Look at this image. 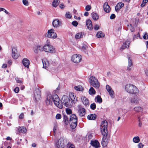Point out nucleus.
<instances>
[{"label":"nucleus","instance_id":"2","mask_svg":"<svg viewBox=\"0 0 148 148\" xmlns=\"http://www.w3.org/2000/svg\"><path fill=\"white\" fill-rule=\"evenodd\" d=\"M108 122L106 121H102L101 125V131L102 134L104 136L101 141V144L103 146H106L108 142V140L106 137L108 134L107 130Z\"/></svg>","mask_w":148,"mask_h":148},{"label":"nucleus","instance_id":"5","mask_svg":"<svg viewBox=\"0 0 148 148\" xmlns=\"http://www.w3.org/2000/svg\"><path fill=\"white\" fill-rule=\"evenodd\" d=\"M62 103L65 106L71 107L73 105V101H71L69 98L66 95H64L62 98Z\"/></svg>","mask_w":148,"mask_h":148},{"label":"nucleus","instance_id":"50","mask_svg":"<svg viewBox=\"0 0 148 148\" xmlns=\"http://www.w3.org/2000/svg\"><path fill=\"white\" fill-rule=\"evenodd\" d=\"M33 50L34 52L36 53H37L38 52V49H37V48L36 46L34 47L33 48Z\"/></svg>","mask_w":148,"mask_h":148},{"label":"nucleus","instance_id":"17","mask_svg":"<svg viewBox=\"0 0 148 148\" xmlns=\"http://www.w3.org/2000/svg\"><path fill=\"white\" fill-rule=\"evenodd\" d=\"M81 99L83 103L86 106H89V103L88 99L85 97L82 96Z\"/></svg>","mask_w":148,"mask_h":148},{"label":"nucleus","instance_id":"35","mask_svg":"<svg viewBox=\"0 0 148 148\" xmlns=\"http://www.w3.org/2000/svg\"><path fill=\"white\" fill-rule=\"evenodd\" d=\"M83 35L82 33H79L75 35V37L76 39H78L83 37Z\"/></svg>","mask_w":148,"mask_h":148},{"label":"nucleus","instance_id":"61","mask_svg":"<svg viewBox=\"0 0 148 148\" xmlns=\"http://www.w3.org/2000/svg\"><path fill=\"white\" fill-rule=\"evenodd\" d=\"M88 47L86 45H84L82 47V49L83 50L86 49Z\"/></svg>","mask_w":148,"mask_h":148},{"label":"nucleus","instance_id":"51","mask_svg":"<svg viewBox=\"0 0 148 148\" xmlns=\"http://www.w3.org/2000/svg\"><path fill=\"white\" fill-rule=\"evenodd\" d=\"M139 37L140 39H142V38L141 37H140V34L139 33H138L136 36L135 35H134V37H133V40H134L135 38H138V37Z\"/></svg>","mask_w":148,"mask_h":148},{"label":"nucleus","instance_id":"41","mask_svg":"<svg viewBox=\"0 0 148 148\" xmlns=\"http://www.w3.org/2000/svg\"><path fill=\"white\" fill-rule=\"evenodd\" d=\"M77 119V117L75 114H72L70 116V120H71V119L73 120Z\"/></svg>","mask_w":148,"mask_h":148},{"label":"nucleus","instance_id":"18","mask_svg":"<svg viewBox=\"0 0 148 148\" xmlns=\"http://www.w3.org/2000/svg\"><path fill=\"white\" fill-rule=\"evenodd\" d=\"M78 113L80 117H83L86 114L85 110L84 108L80 107L78 110Z\"/></svg>","mask_w":148,"mask_h":148},{"label":"nucleus","instance_id":"1","mask_svg":"<svg viewBox=\"0 0 148 148\" xmlns=\"http://www.w3.org/2000/svg\"><path fill=\"white\" fill-rule=\"evenodd\" d=\"M53 101L54 104L59 108H62L63 106L62 103V101H61L56 94H54L51 95V94L48 95L47 96V98L45 102L47 105L52 104V102Z\"/></svg>","mask_w":148,"mask_h":148},{"label":"nucleus","instance_id":"26","mask_svg":"<svg viewBox=\"0 0 148 148\" xmlns=\"http://www.w3.org/2000/svg\"><path fill=\"white\" fill-rule=\"evenodd\" d=\"M124 5V3L122 2H120L117 3L115 7L116 11H119L120 9Z\"/></svg>","mask_w":148,"mask_h":148},{"label":"nucleus","instance_id":"46","mask_svg":"<svg viewBox=\"0 0 148 148\" xmlns=\"http://www.w3.org/2000/svg\"><path fill=\"white\" fill-rule=\"evenodd\" d=\"M66 113L67 114H70L71 113L72 111L69 108H67L66 109Z\"/></svg>","mask_w":148,"mask_h":148},{"label":"nucleus","instance_id":"30","mask_svg":"<svg viewBox=\"0 0 148 148\" xmlns=\"http://www.w3.org/2000/svg\"><path fill=\"white\" fill-rule=\"evenodd\" d=\"M95 101L99 103H101L102 101V99L100 96L98 95L95 99Z\"/></svg>","mask_w":148,"mask_h":148},{"label":"nucleus","instance_id":"42","mask_svg":"<svg viewBox=\"0 0 148 148\" xmlns=\"http://www.w3.org/2000/svg\"><path fill=\"white\" fill-rule=\"evenodd\" d=\"M24 117V114L23 113H21L19 116L18 118L20 120L23 119Z\"/></svg>","mask_w":148,"mask_h":148},{"label":"nucleus","instance_id":"32","mask_svg":"<svg viewBox=\"0 0 148 148\" xmlns=\"http://www.w3.org/2000/svg\"><path fill=\"white\" fill-rule=\"evenodd\" d=\"M96 36L98 38H99L104 37L105 36V35L102 32L100 31L97 33Z\"/></svg>","mask_w":148,"mask_h":148},{"label":"nucleus","instance_id":"20","mask_svg":"<svg viewBox=\"0 0 148 148\" xmlns=\"http://www.w3.org/2000/svg\"><path fill=\"white\" fill-rule=\"evenodd\" d=\"M42 62L43 64V68L47 69L49 66V62L46 59H44L42 60Z\"/></svg>","mask_w":148,"mask_h":148},{"label":"nucleus","instance_id":"19","mask_svg":"<svg viewBox=\"0 0 148 148\" xmlns=\"http://www.w3.org/2000/svg\"><path fill=\"white\" fill-rule=\"evenodd\" d=\"M69 98L71 101H73V103H75L77 101V98H75L76 96H75L74 94L73 93H70L69 94Z\"/></svg>","mask_w":148,"mask_h":148},{"label":"nucleus","instance_id":"34","mask_svg":"<svg viewBox=\"0 0 148 148\" xmlns=\"http://www.w3.org/2000/svg\"><path fill=\"white\" fill-rule=\"evenodd\" d=\"M88 92L89 94L91 95L95 94L96 92L95 90L92 87H91L90 88Z\"/></svg>","mask_w":148,"mask_h":148},{"label":"nucleus","instance_id":"15","mask_svg":"<svg viewBox=\"0 0 148 148\" xmlns=\"http://www.w3.org/2000/svg\"><path fill=\"white\" fill-rule=\"evenodd\" d=\"M90 144L94 148H99L100 147V143L97 140H91Z\"/></svg>","mask_w":148,"mask_h":148},{"label":"nucleus","instance_id":"24","mask_svg":"<svg viewBox=\"0 0 148 148\" xmlns=\"http://www.w3.org/2000/svg\"><path fill=\"white\" fill-rule=\"evenodd\" d=\"M86 25L88 29L89 30H91L92 29V23L90 20L88 19L86 21Z\"/></svg>","mask_w":148,"mask_h":148},{"label":"nucleus","instance_id":"16","mask_svg":"<svg viewBox=\"0 0 148 148\" xmlns=\"http://www.w3.org/2000/svg\"><path fill=\"white\" fill-rule=\"evenodd\" d=\"M106 88L110 96L112 98H113L114 97V91L112 90L111 87L110 86L108 85H107L106 86Z\"/></svg>","mask_w":148,"mask_h":148},{"label":"nucleus","instance_id":"55","mask_svg":"<svg viewBox=\"0 0 148 148\" xmlns=\"http://www.w3.org/2000/svg\"><path fill=\"white\" fill-rule=\"evenodd\" d=\"M19 91V88L18 87H16L14 89V91L16 93L18 92Z\"/></svg>","mask_w":148,"mask_h":148},{"label":"nucleus","instance_id":"54","mask_svg":"<svg viewBox=\"0 0 148 148\" xmlns=\"http://www.w3.org/2000/svg\"><path fill=\"white\" fill-rule=\"evenodd\" d=\"M3 11L6 14L8 15H10V13L8 12V11H7L5 9L3 8Z\"/></svg>","mask_w":148,"mask_h":148},{"label":"nucleus","instance_id":"63","mask_svg":"<svg viewBox=\"0 0 148 148\" xmlns=\"http://www.w3.org/2000/svg\"><path fill=\"white\" fill-rule=\"evenodd\" d=\"M138 126L139 127H141L142 125V123L141 121H138Z\"/></svg>","mask_w":148,"mask_h":148},{"label":"nucleus","instance_id":"21","mask_svg":"<svg viewBox=\"0 0 148 148\" xmlns=\"http://www.w3.org/2000/svg\"><path fill=\"white\" fill-rule=\"evenodd\" d=\"M23 63L25 67L29 68L30 64L29 61L27 58H24L23 60Z\"/></svg>","mask_w":148,"mask_h":148},{"label":"nucleus","instance_id":"23","mask_svg":"<svg viewBox=\"0 0 148 148\" xmlns=\"http://www.w3.org/2000/svg\"><path fill=\"white\" fill-rule=\"evenodd\" d=\"M130 44V41L127 40L125 42H124L122 46L120 48L121 49H123L129 47Z\"/></svg>","mask_w":148,"mask_h":148},{"label":"nucleus","instance_id":"6","mask_svg":"<svg viewBox=\"0 0 148 148\" xmlns=\"http://www.w3.org/2000/svg\"><path fill=\"white\" fill-rule=\"evenodd\" d=\"M66 140L64 138L62 137L60 138L55 144L56 148H63L65 145V144Z\"/></svg>","mask_w":148,"mask_h":148},{"label":"nucleus","instance_id":"12","mask_svg":"<svg viewBox=\"0 0 148 148\" xmlns=\"http://www.w3.org/2000/svg\"><path fill=\"white\" fill-rule=\"evenodd\" d=\"M127 58L128 60V64L127 67V69L128 71H130L132 68V61L131 56L130 55H127Z\"/></svg>","mask_w":148,"mask_h":148},{"label":"nucleus","instance_id":"58","mask_svg":"<svg viewBox=\"0 0 148 148\" xmlns=\"http://www.w3.org/2000/svg\"><path fill=\"white\" fill-rule=\"evenodd\" d=\"M59 7L61 9H63L65 7V6L62 3L60 5Z\"/></svg>","mask_w":148,"mask_h":148},{"label":"nucleus","instance_id":"31","mask_svg":"<svg viewBox=\"0 0 148 148\" xmlns=\"http://www.w3.org/2000/svg\"><path fill=\"white\" fill-rule=\"evenodd\" d=\"M58 129V123L56 122H55L53 123V131L54 133L56 134V131Z\"/></svg>","mask_w":148,"mask_h":148},{"label":"nucleus","instance_id":"39","mask_svg":"<svg viewBox=\"0 0 148 148\" xmlns=\"http://www.w3.org/2000/svg\"><path fill=\"white\" fill-rule=\"evenodd\" d=\"M67 148H75V146L70 142H69L67 143Z\"/></svg>","mask_w":148,"mask_h":148},{"label":"nucleus","instance_id":"25","mask_svg":"<svg viewBox=\"0 0 148 148\" xmlns=\"http://www.w3.org/2000/svg\"><path fill=\"white\" fill-rule=\"evenodd\" d=\"M34 97L36 100L37 101L40 99L41 98L40 92L38 90L35 93Z\"/></svg>","mask_w":148,"mask_h":148},{"label":"nucleus","instance_id":"48","mask_svg":"<svg viewBox=\"0 0 148 148\" xmlns=\"http://www.w3.org/2000/svg\"><path fill=\"white\" fill-rule=\"evenodd\" d=\"M85 10L87 11H89L91 9V6L90 5H87L85 7Z\"/></svg>","mask_w":148,"mask_h":148},{"label":"nucleus","instance_id":"7","mask_svg":"<svg viewBox=\"0 0 148 148\" xmlns=\"http://www.w3.org/2000/svg\"><path fill=\"white\" fill-rule=\"evenodd\" d=\"M43 51L47 52L53 53L55 51V48L52 45L47 43L43 46Z\"/></svg>","mask_w":148,"mask_h":148},{"label":"nucleus","instance_id":"40","mask_svg":"<svg viewBox=\"0 0 148 148\" xmlns=\"http://www.w3.org/2000/svg\"><path fill=\"white\" fill-rule=\"evenodd\" d=\"M37 49H38V51H43V47H42L40 45H37L36 46Z\"/></svg>","mask_w":148,"mask_h":148},{"label":"nucleus","instance_id":"43","mask_svg":"<svg viewBox=\"0 0 148 148\" xmlns=\"http://www.w3.org/2000/svg\"><path fill=\"white\" fill-rule=\"evenodd\" d=\"M90 108L92 110H95L96 108V106L95 103H93L90 106Z\"/></svg>","mask_w":148,"mask_h":148},{"label":"nucleus","instance_id":"53","mask_svg":"<svg viewBox=\"0 0 148 148\" xmlns=\"http://www.w3.org/2000/svg\"><path fill=\"white\" fill-rule=\"evenodd\" d=\"M99 28V26L97 25H95L94 29L95 30H98Z\"/></svg>","mask_w":148,"mask_h":148},{"label":"nucleus","instance_id":"33","mask_svg":"<svg viewBox=\"0 0 148 148\" xmlns=\"http://www.w3.org/2000/svg\"><path fill=\"white\" fill-rule=\"evenodd\" d=\"M92 17L93 19L95 20H97L98 19L99 16L97 14L92 13Z\"/></svg>","mask_w":148,"mask_h":148},{"label":"nucleus","instance_id":"56","mask_svg":"<svg viewBox=\"0 0 148 148\" xmlns=\"http://www.w3.org/2000/svg\"><path fill=\"white\" fill-rule=\"evenodd\" d=\"M144 145H143L142 143H139L138 145V148H142L144 146Z\"/></svg>","mask_w":148,"mask_h":148},{"label":"nucleus","instance_id":"9","mask_svg":"<svg viewBox=\"0 0 148 148\" xmlns=\"http://www.w3.org/2000/svg\"><path fill=\"white\" fill-rule=\"evenodd\" d=\"M142 101L140 98L137 96L131 98L130 99V103L134 105L139 104L140 102Z\"/></svg>","mask_w":148,"mask_h":148},{"label":"nucleus","instance_id":"47","mask_svg":"<svg viewBox=\"0 0 148 148\" xmlns=\"http://www.w3.org/2000/svg\"><path fill=\"white\" fill-rule=\"evenodd\" d=\"M143 38L144 39H148V33L145 32L144 35L143 36Z\"/></svg>","mask_w":148,"mask_h":148},{"label":"nucleus","instance_id":"45","mask_svg":"<svg viewBox=\"0 0 148 148\" xmlns=\"http://www.w3.org/2000/svg\"><path fill=\"white\" fill-rule=\"evenodd\" d=\"M23 4L26 6H28L29 5V2L27 0H23Z\"/></svg>","mask_w":148,"mask_h":148},{"label":"nucleus","instance_id":"38","mask_svg":"<svg viewBox=\"0 0 148 148\" xmlns=\"http://www.w3.org/2000/svg\"><path fill=\"white\" fill-rule=\"evenodd\" d=\"M74 88L75 90L79 91H82L83 90L82 87L81 86H75Z\"/></svg>","mask_w":148,"mask_h":148},{"label":"nucleus","instance_id":"57","mask_svg":"<svg viewBox=\"0 0 148 148\" xmlns=\"http://www.w3.org/2000/svg\"><path fill=\"white\" fill-rule=\"evenodd\" d=\"M115 17V15L114 14H112L110 17V18L111 19H113Z\"/></svg>","mask_w":148,"mask_h":148},{"label":"nucleus","instance_id":"52","mask_svg":"<svg viewBox=\"0 0 148 148\" xmlns=\"http://www.w3.org/2000/svg\"><path fill=\"white\" fill-rule=\"evenodd\" d=\"M72 24L74 26H77V25L78 24V23L76 21H73L72 22Z\"/></svg>","mask_w":148,"mask_h":148},{"label":"nucleus","instance_id":"14","mask_svg":"<svg viewBox=\"0 0 148 148\" xmlns=\"http://www.w3.org/2000/svg\"><path fill=\"white\" fill-rule=\"evenodd\" d=\"M69 123L71 128L72 129H75L77 125V119L70 120Z\"/></svg>","mask_w":148,"mask_h":148},{"label":"nucleus","instance_id":"62","mask_svg":"<svg viewBox=\"0 0 148 148\" xmlns=\"http://www.w3.org/2000/svg\"><path fill=\"white\" fill-rule=\"evenodd\" d=\"M16 80L17 83H22V82L18 78H16Z\"/></svg>","mask_w":148,"mask_h":148},{"label":"nucleus","instance_id":"49","mask_svg":"<svg viewBox=\"0 0 148 148\" xmlns=\"http://www.w3.org/2000/svg\"><path fill=\"white\" fill-rule=\"evenodd\" d=\"M61 118V115L60 114H58L56 116V118L57 119H60Z\"/></svg>","mask_w":148,"mask_h":148},{"label":"nucleus","instance_id":"3","mask_svg":"<svg viewBox=\"0 0 148 148\" xmlns=\"http://www.w3.org/2000/svg\"><path fill=\"white\" fill-rule=\"evenodd\" d=\"M125 92L131 95H137L139 93V90L138 88L132 84H127L124 86Z\"/></svg>","mask_w":148,"mask_h":148},{"label":"nucleus","instance_id":"37","mask_svg":"<svg viewBox=\"0 0 148 148\" xmlns=\"http://www.w3.org/2000/svg\"><path fill=\"white\" fill-rule=\"evenodd\" d=\"M133 141L135 143H138L140 141V139L138 136H135L133 138Z\"/></svg>","mask_w":148,"mask_h":148},{"label":"nucleus","instance_id":"60","mask_svg":"<svg viewBox=\"0 0 148 148\" xmlns=\"http://www.w3.org/2000/svg\"><path fill=\"white\" fill-rule=\"evenodd\" d=\"M65 120H64V122L66 124H67L68 123V121L67 119V118L66 117H65L64 119Z\"/></svg>","mask_w":148,"mask_h":148},{"label":"nucleus","instance_id":"11","mask_svg":"<svg viewBox=\"0 0 148 148\" xmlns=\"http://www.w3.org/2000/svg\"><path fill=\"white\" fill-rule=\"evenodd\" d=\"M19 55L18 53L17 48L15 47H12V56L14 59H17Z\"/></svg>","mask_w":148,"mask_h":148},{"label":"nucleus","instance_id":"13","mask_svg":"<svg viewBox=\"0 0 148 148\" xmlns=\"http://www.w3.org/2000/svg\"><path fill=\"white\" fill-rule=\"evenodd\" d=\"M61 22L58 19L54 20L52 22V25L54 28L58 27L61 25Z\"/></svg>","mask_w":148,"mask_h":148},{"label":"nucleus","instance_id":"10","mask_svg":"<svg viewBox=\"0 0 148 148\" xmlns=\"http://www.w3.org/2000/svg\"><path fill=\"white\" fill-rule=\"evenodd\" d=\"M82 59L80 55L75 54L73 55L71 58L72 61L75 63H78Z\"/></svg>","mask_w":148,"mask_h":148},{"label":"nucleus","instance_id":"29","mask_svg":"<svg viewBox=\"0 0 148 148\" xmlns=\"http://www.w3.org/2000/svg\"><path fill=\"white\" fill-rule=\"evenodd\" d=\"M18 130L19 132L22 133H25L27 132V130L24 127H19Z\"/></svg>","mask_w":148,"mask_h":148},{"label":"nucleus","instance_id":"44","mask_svg":"<svg viewBox=\"0 0 148 148\" xmlns=\"http://www.w3.org/2000/svg\"><path fill=\"white\" fill-rule=\"evenodd\" d=\"M65 16L67 18H71V16L69 12H67L65 14Z\"/></svg>","mask_w":148,"mask_h":148},{"label":"nucleus","instance_id":"22","mask_svg":"<svg viewBox=\"0 0 148 148\" xmlns=\"http://www.w3.org/2000/svg\"><path fill=\"white\" fill-rule=\"evenodd\" d=\"M103 9L104 11L106 12H109L110 10V6L108 5L107 2H105L103 5Z\"/></svg>","mask_w":148,"mask_h":148},{"label":"nucleus","instance_id":"28","mask_svg":"<svg viewBox=\"0 0 148 148\" xmlns=\"http://www.w3.org/2000/svg\"><path fill=\"white\" fill-rule=\"evenodd\" d=\"M97 118V115L95 114H91L88 115L87 116V118L89 120H95Z\"/></svg>","mask_w":148,"mask_h":148},{"label":"nucleus","instance_id":"4","mask_svg":"<svg viewBox=\"0 0 148 148\" xmlns=\"http://www.w3.org/2000/svg\"><path fill=\"white\" fill-rule=\"evenodd\" d=\"M90 84L96 88L98 89L100 86L98 79L95 76H92L89 78Z\"/></svg>","mask_w":148,"mask_h":148},{"label":"nucleus","instance_id":"27","mask_svg":"<svg viewBox=\"0 0 148 148\" xmlns=\"http://www.w3.org/2000/svg\"><path fill=\"white\" fill-rule=\"evenodd\" d=\"M133 110L136 112H138L143 111V109L142 107L140 106H136L134 107Z\"/></svg>","mask_w":148,"mask_h":148},{"label":"nucleus","instance_id":"36","mask_svg":"<svg viewBox=\"0 0 148 148\" xmlns=\"http://www.w3.org/2000/svg\"><path fill=\"white\" fill-rule=\"evenodd\" d=\"M59 4V1L58 0H54L52 2V5L54 7H56Z\"/></svg>","mask_w":148,"mask_h":148},{"label":"nucleus","instance_id":"59","mask_svg":"<svg viewBox=\"0 0 148 148\" xmlns=\"http://www.w3.org/2000/svg\"><path fill=\"white\" fill-rule=\"evenodd\" d=\"M92 135L91 134H89L88 135V138L90 139H91V138H92Z\"/></svg>","mask_w":148,"mask_h":148},{"label":"nucleus","instance_id":"64","mask_svg":"<svg viewBox=\"0 0 148 148\" xmlns=\"http://www.w3.org/2000/svg\"><path fill=\"white\" fill-rule=\"evenodd\" d=\"M7 64H3L2 66V68H6L7 67Z\"/></svg>","mask_w":148,"mask_h":148},{"label":"nucleus","instance_id":"8","mask_svg":"<svg viewBox=\"0 0 148 148\" xmlns=\"http://www.w3.org/2000/svg\"><path fill=\"white\" fill-rule=\"evenodd\" d=\"M45 36L47 37L53 39H55L57 37V34L53 29L48 30Z\"/></svg>","mask_w":148,"mask_h":148}]
</instances>
